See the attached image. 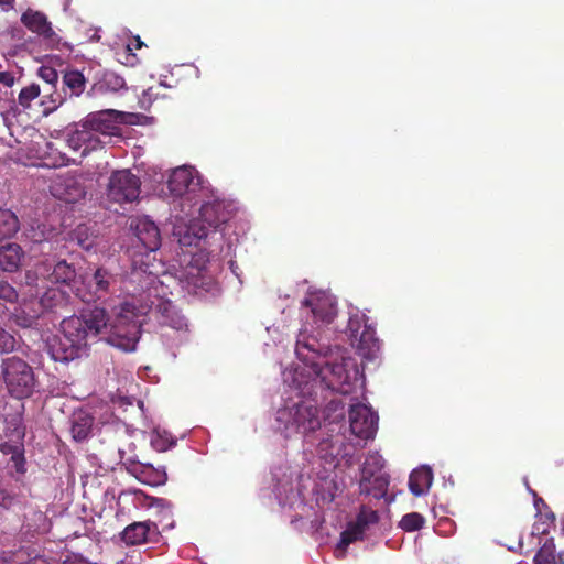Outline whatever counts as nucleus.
Masks as SVG:
<instances>
[{
    "mask_svg": "<svg viewBox=\"0 0 564 564\" xmlns=\"http://www.w3.org/2000/svg\"><path fill=\"white\" fill-rule=\"evenodd\" d=\"M67 143L75 151H78L82 147H84L82 138L78 135L75 129L68 134Z\"/></svg>",
    "mask_w": 564,
    "mask_h": 564,
    "instance_id": "nucleus-50",
    "label": "nucleus"
},
{
    "mask_svg": "<svg viewBox=\"0 0 564 564\" xmlns=\"http://www.w3.org/2000/svg\"><path fill=\"white\" fill-rule=\"evenodd\" d=\"M97 238L96 230L86 224H79L69 232L70 241L86 251H89L97 245Z\"/></svg>",
    "mask_w": 564,
    "mask_h": 564,
    "instance_id": "nucleus-31",
    "label": "nucleus"
},
{
    "mask_svg": "<svg viewBox=\"0 0 564 564\" xmlns=\"http://www.w3.org/2000/svg\"><path fill=\"white\" fill-rule=\"evenodd\" d=\"M348 425L352 435L360 440H370L378 427V415L362 403L348 404Z\"/></svg>",
    "mask_w": 564,
    "mask_h": 564,
    "instance_id": "nucleus-10",
    "label": "nucleus"
},
{
    "mask_svg": "<svg viewBox=\"0 0 564 564\" xmlns=\"http://www.w3.org/2000/svg\"><path fill=\"white\" fill-rule=\"evenodd\" d=\"M365 530L356 520L349 522L346 530L340 533V539L336 545L335 554L337 558H344L346 556V550L355 541L361 540Z\"/></svg>",
    "mask_w": 564,
    "mask_h": 564,
    "instance_id": "nucleus-29",
    "label": "nucleus"
},
{
    "mask_svg": "<svg viewBox=\"0 0 564 564\" xmlns=\"http://www.w3.org/2000/svg\"><path fill=\"white\" fill-rule=\"evenodd\" d=\"M40 306L43 314L68 318L73 312L72 295L59 288H50L40 297Z\"/></svg>",
    "mask_w": 564,
    "mask_h": 564,
    "instance_id": "nucleus-12",
    "label": "nucleus"
},
{
    "mask_svg": "<svg viewBox=\"0 0 564 564\" xmlns=\"http://www.w3.org/2000/svg\"><path fill=\"white\" fill-rule=\"evenodd\" d=\"M13 316L15 324L23 328L32 327L35 324V317L32 315H28L23 311L15 313Z\"/></svg>",
    "mask_w": 564,
    "mask_h": 564,
    "instance_id": "nucleus-49",
    "label": "nucleus"
},
{
    "mask_svg": "<svg viewBox=\"0 0 564 564\" xmlns=\"http://www.w3.org/2000/svg\"><path fill=\"white\" fill-rule=\"evenodd\" d=\"M74 127L85 145L82 153L83 155H87V153L100 145L101 142L99 138L96 135V132L91 127H86L85 119L79 123H75Z\"/></svg>",
    "mask_w": 564,
    "mask_h": 564,
    "instance_id": "nucleus-36",
    "label": "nucleus"
},
{
    "mask_svg": "<svg viewBox=\"0 0 564 564\" xmlns=\"http://www.w3.org/2000/svg\"><path fill=\"white\" fill-rule=\"evenodd\" d=\"M132 116L112 109L89 113L85 118L86 127H91L96 133L105 135H116L119 133V123H127L126 117Z\"/></svg>",
    "mask_w": 564,
    "mask_h": 564,
    "instance_id": "nucleus-13",
    "label": "nucleus"
},
{
    "mask_svg": "<svg viewBox=\"0 0 564 564\" xmlns=\"http://www.w3.org/2000/svg\"><path fill=\"white\" fill-rule=\"evenodd\" d=\"M4 423V436L14 443H19V441L23 442L25 437V426L23 425L22 416L20 414L8 415Z\"/></svg>",
    "mask_w": 564,
    "mask_h": 564,
    "instance_id": "nucleus-34",
    "label": "nucleus"
},
{
    "mask_svg": "<svg viewBox=\"0 0 564 564\" xmlns=\"http://www.w3.org/2000/svg\"><path fill=\"white\" fill-rule=\"evenodd\" d=\"M25 564H54V563L44 556H35L33 558H30Z\"/></svg>",
    "mask_w": 564,
    "mask_h": 564,
    "instance_id": "nucleus-53",
    "label": "nucleus"
},
{
    "mask_svg": "<svg viewBox=\"0 0 564 564\" xmlns=\"http://www.w3.org/2000/svg\"><path fill=\"white\" fill-rule=\"evenodd\" d=\"M301 398L299 402L278 409L274 417L275 430L286 438L301 434L308 449H314L325 465L336 467L340 458L351 456L347 452L346 437L333 427L323 426L318 406L325 400Z\"/></svg>",
    "mask_w": 564,
    "mask_h": 564,
    "instance_id": "nucleus-2",
    "label": "nucleus"
},
{
    "mask_svg": "<svg viewBox=\"0 0 564 564\" xmlns=\"http://www.w3.org/2000/svg\"><path fill=\"white\" fill-rule=\"evenodd\" d=\"M15 344L14 336L0 326V352L8 354L13 351Z\"/></svg>",
    "mask_w": 564,
    "mask_h": 564,
    "instance_id": "nucleus-48",
    "label": "nucleus"
},
{
    "mask_svg": "<svg viewBox=\"0 0 564 564\" xmlns=\"http://www.w3.org/2000/svg\"><path fill=\"white\" fill-rule=\"evenodd\" d=\"M14 0H0V6L12 7Z\"/></svg>",
    "mask_w": 564,
    "mask_h": 564,
    "instance_id": "nucleus-57",
    "label": "nucleus"
},
{
    "mask_svg": "<svg viewBox=\"0 0 564 564\" xmlns=\"http://www.w3.org/2000/svg\"><path fill=\"white\" fill-rule=\"evenodd\" d=\"M0 452L3 455H11V468L15 471L17 476H14L12 473H10V476L15 480L17 484L20 482L21 486H23L21 476L26 473V460L24 457L23 442L19 441V443H14L10 440H7L0 444Z\"/></svg>",
    "mask_w": 564,
    "mask_h": 564,
    "instance_id": "nucleus-19",
    "label": "nucleus"
},
{
    "mask_svg": "<svg viewBox=\"0 0 564 564\" xmlns=\"http://www.w3.org/2000/svg\"><path fill=\"white\" fill-rule=\"evenodd\" d=\"M51 193L57 199L68 204L77 203L86 195L82 181L70 174L57 176L51 185Z\"/></svg>",
    "mask_w": 564,
    "mask_h": 564,
    "instance_id": "nucleus-16",
    "label": "nucleus"
},
{
    "mask_svg": "<svg viewBox=\"0 0 564 564\" xmlns=\"http://www.w3.org/2000/svg\"><path fill=\"white\" fill-rule=\"evenodd\" d=\"M101 321L100 311L85 310H82L79 315L62 319V336L48 337L44 350L54 361L62 364L87 357Z\"/></svg>",
    "mask_w": 564,
    "mask_h": 564,
    "instance_id": "nucleus-4",
    "label": "nucleus"
},
{
    "mask_svg": "<svg viewBox=\"0 0 564 564\" xmlns=\"http://www.w3.org/2000/svg\"><path fill=\"white\" fill-rule=\"evenodd\" d=\"M111 400L115 404H118L119 406H128L132 405L134 399L132 397L117 394L113 395Z\"/></svg>",
    "mask_w": 564,
    "mask_h": 564,
    "instance_id": "nucleus-51",
    "label": "nucleus"
},
{
    "mask_svg": "<svg viewBox=\"0 0 564 564\" xmlns=\"http://www.w3.org/2000/svg\"><path fill=\"white\" fill-rule=\"evenodd\" d=\"M26 527V531H37V528L32 527L30 523L24 524Z\"/></svg>",
    "mask_w": 564,
    "mask_h": 564,
    "instance_id": "nucleus-59",
    "label": "nucleus"
},
{
    "mask_svg": "<svg viewBox=\"0 0 564 564\" xmlns=\"http://www.w3.org/2000/svg\"><path fill=\"white\" fill-rule=\"evenodd\" d=\"M127 89L128 87L124 78L112 70L104 72L99 80L93 86V90L101 94L119 93Z\"/></svg>",
    "mask_w": 564,
    "mask_h": 564,
    "instance_id": "nucleus-30",
    "label": "nucleus"
},
{
    "mask_svg": "<svg viewBox=\"0 0 564 564\" xmlns=\"http://www.w3.org/2000/svg\"><path fill=\"white\" fill-rule=\"evenodd\" d=\"M19 293L13 285L6 280H0V300L8 303H17Z\"/></svg>",
    "mask_w": 564,
    "mask_h": 564,
    "instance_id": "nucleus-46",
    "label": "nucleus"
},
{
    "mask_svg": "<svg viewBox=\"0 0 564 564\" xmlns=\"http://www.w3.org/2000/svg\"><path fill=\"white\" fill-rule=\"evenodd\" d=\"M360 492L378 501L382 500L383 506H388V476L387 473L370 477V479H360Z\"/></svg>",
    "mask_w": 564,
    "mask_h": 564,
    "instance_id": "nucleus-23",
    "label": "nucleus"
},
{
    "mask_svg": "<svg viewBox=\"0 0 564 564\" xmlns=\"http://www.w3.org/2000/svg\"><path fill=\"white\" fill-rule=\"evenodd\" d=\"M0 83L4 84L8 87H11L14 83V77L9 72H0Z\"/></svg>",
    "mask_w": 564,
    "mask_h": 564,
    "instance_id": "nucleus-52",
    "label": "nucleus"
},
{
    "mask_svg": "<svg viewBox=\"0 0 564 564\" xmlns=\"http://www.w3.org/2000/svg\"><path fill=\"white\" fill-rule=\"evenodd\" d=\"M558 560H560V562H561L562 564H564V560H563L562 555H560V556H558Z\"/></svg>",
    "mask_w": 564,
    "mask_h": 564,
    "instance_id": "nucleus-60",
    "label": "nucleus"
},
{
    "mask_svg": "<svg viewBox=\"0 0 564 564\" xmlns=\"http://www.w3.org/2000/svg\"><path fill=\"white\" fill-rule=\"evenodd\" d=\"M555 563V545L553 541H547L538 551L534 556V564H554Z\"/></svg>",
    "mask_w": 564,
    "mask_h": 564,
    "instance_id": "nucleus-41",
    "label": "nucleus"
},
{
    "mask_svg": "<svg viewBox=\"0 0 564 564\" xmlns=\"http://www.w3.org/2000/svg\"><path fill=\"white\" fill-rule=\"evenodd\" d=\"M172 236L180 246L191 247L197 246L203 239H207L209 231L205 225L194 223L175 226Z\"/></svg>",
    "mask_w": 564,
    "mask_h": 564,
    "instance_id": "nucleus-21",
    "label": "nucleus"
},
{
    "mask_svg": "<svg viewBox=\"0 0 564 564\" xmlns=\"http://www.w3.org/2000/svg\"><path fill=\"white\" fill-rule=\"evenodd\" d=\"M130 228L133 230L141 248L145 251L139 259L133 257L132 263L134 260L152 263L149 260L150 254L156 252L162 245L161 231L158 225L149 216L144 215L132 219Z\"/></svg>",
    "mask_w": 564,
    "mask_h": 564,
    "instance_id": "nucleus-9",
    "label": "nucleus"
},
{
    "mask_svg": "<svg viewBox=\"0 0 564 564\" xmlns=\"http://www.w3.org/2000/svg\"><path fill=\"white\" fill-rule=\"evenodd\" d=\"M432 482L433 471L427 466L414 469L409 476V489L416 497L425 495Z\"/></svg>",
    "mask_w": 564,
    "mask_h": 564,
    "instance_id": "nucleus-28",
    "label": "nucleus"
},
{
    "mask_svg": "<svg viewBox=\"0 0 564 564\" xmlns=\"http://www.w3.org/2000/svg\"><path fill=\"white\" fill-rule=\"evenodd\" d=\"M152 532L158 533V527L154 522H133L121 532V540L127 545H137L145 543Z\"/></svg>",
    "mask_w": 564,
    "mask_h": 564,
    "instance_id": "nucleus-24",
    "label": "nucleus"
},
{
    "mask_svg": "<svg viewBox=\"0 0 564 564\" xmlns=\"http://www.w3.org/2000/svg\"><path fill=\"white\" fill-rule=\"evenodd\" d=\"M70 434L75 442L82 443L93 435L95 417L88 410L78 409L69 417Z\"/></svg>",
    "mask_w": 564,
    "mask_h": 564,
    "instance_id": "nucleus-20",
    "label": "nucleus"
},
{
    "mask_svg": "<svg viewBox=\"0 0 564 564\" xmlns=\"http://www.w3.org/2000/svg\"><path fill=\"white\" fill-rule=\"evenodd\" d=\"M138 478L150 486H161L167 480V475L164 469H156L152 465H141Z\"/></svg>",
    "mask_w": 564,
    "mask_h": 564,
    "instance_id": "nucleus-37",
    "label": "nucleus"
},
{
    "mask_svg": "<svg viewBox=\"0 0 564 564\" xmlns=\"http://www.w3.org/2000/svg\"><path fill=\"white\" fill-rule=\"evenodd\" d=\"M229 265H230V270L232 271V273L236 274L237 276H239V274L237 272L238 265L236 264V262L230 261Z\"/></svg>",
    "mask_w": 564,
    "mask_h": 564,
    "instance_id": "nucleus-56",
    "label": "nucleus"
},
{
    "mask_svg": "<svg viewBox=\"0 0 564 564\" xmlns=\"http://www.w3.org/2000/svg\"><path fill=\"white\" fill-rule=\"evenodd\" d=\"M19 229L18 216L11 209L0 207V241L12 238Z\"/></svg>",
    "mask_w": 564,
    "mask_h": 564,
    "instance_id": "nucleus-33",
    "label": "nucleus"
},
{
    "mask_svg": "<svg viewBox=\"0 0 564 564\" xmlns=\"http://www.w3.org/2000/svg\"><path fill=\"white\" fill-rule=\"evenodd\" d=\"M162 263H145L134 260L132 278L145 274V285H141L137 311L140 315H148L161 326H167L175 330H187L188 322L181 310L167 297V288L158 278V270Z\"/></svg>",
    "mask_w": 564,
    "mask_h": 564,
    "instance_id": "nucleus-3",
    "label": "nucleus"
},
{
    "mask_svg": "<svg viewBox=\"0 0 564 564\" xmlns=\"http://www.w3.org/2000/svg\"><path fill=\"white\" fill-rule=\"evenodd\" d=\"M425 519L417 512H411L402 517L399 527L405 532L417 531L423 528Z\"/></svg>",
    "mask_w": 564,
    "mask_h": 564,
    "instance_id": "nucleus-40",
    "label": "nucleus"
},
{
    "mask_svg": "<svg viewBox=\"0 0 564 564\" xmlns=\"http://www.w3.org/2000/svg\"><path fill=\"white\" fill-rule=\"evenodd\" d=\"M135 48H141L143 46V42L140 40V36H135Z\"/></svg>",
    "mask_w": 564,
    "mask_h": 564,
    "instance_id": "nucleus-58",
    "label": "nucleus"
},
{
    "mask_svg": "<svg viewBox=\"0 0 564 564\" xmlns=\"http://www.w3.org/2000/svg\"><path fill=\"white\" fill-rule=\"evenodd\" d=\"M21 22L31 32L42 36L47 47L54 48L59 44L61 37L52 29L51 22L43 12L28 9L22 13Z\"/></svg>",
    "mask_w": 564,
    "mask_h": 564,
    "instance_id": "nucleus-15",
    "label": "nucleus"
},
{
    "mask_svg": "<svg viewBox=\"0 0 564 564\" xmlns=\"http://www.w3.org/2000/svg\"><path fill=\"white\" fill-rule=\"evenodd\" d=\"M134 308L137 307L132 304L126 303L112 321L109 319L108 313L104 307L96 305L84 308L85 311H100L102 314L100 324L104 325H98V332L94 336V341L104 340L123 351H133L141 335V323L134 319L140 314H135L133 312Z\"/></svg>",
    "mask_w": 564,
    "mask_h": 564,
    "instance_id": "nucleus-5",
    "label": "nucleus"
},
{
    "mask_svg": "<svg viewBox=\"0 0 564 564\" xmlns=\"http://www.w3.org/2000/svg\"><path fill=\"white\" fill-rule=\"evenodd\" d=\"M33 517L36 521L44 522L46 517L42 511H34Z\"/></svg>",
    "mask_w": 564,
    "mask_h": 564,
    "instance_id": "nucleus-54",
    "label": "nucleus"
},
{
    "mask_svg": "<svg viewBox=\"0 0 564 564\" xmlns=\"http://www.w3.org/2000/svg\"><path fill=\"white\" fill-rule=\"evenodd\" d=\"M300 361L311 369H295L292 384L299 397L327 400L328 394H350L364 383V373L358 362L347 355L344 347L332 344L326 337L301 330L295 344Z\"/></svg>",
    "mask_w": 564,
    "mask_h": 564,
    "instance_id": "nucleus-1",
    "label": "nucleus"
},
{
    "mask_svg": "<svg viewBox=\"0 0 564 564\" xmlns=\"http://www.w3.org/2000/svg\"><path fill=\"white\" fill-rule=\"evenodd\" d=\"M37 75L51 86L53 90L57 89L56 85L58 83V74L56 69L50 65H42L37 69Z\"/></svg>",
    "mask_w": 564,
    "mask_h": 564,
    "instance_id": "nucleus-44",
    "label": "nucleus"
},
{
    "mask_svg": "<svg viewBox=\"0 0 564 564\" xmlns=\"http://www.w3.org/2000/svg\"><path fill=\"white\" fill-rule=\"evenodd\" d=\"M323 426L333 427L335 432L341 434V429L346 425V403L341 398H334L328 401L324 410Z\"/></svg>",
    "mask_w": 564,
    "mask_h": 564,
    "instance_id": "nucleus-25",
    "label": "nucleus"
},
{
    "mask_svg": "<svg viewBox=\"0 0 564 564\" xmlns=\"http://www.w3.org/2000/svg\"><path fill=\"white\" fill-rule=\"evenodd\" d=\"M26 505L28 498L20 487L0 475V508L6 511H18Z\"/></svg>",
    "mask_w": 564,
    "mask_h": 564,
    "instance_id": "nucleus-17",
    "label": "nucleus"
},
{
    "mask_svg": "<svg viewBox=\"0 0 564 564\" xmlns=\"http://www.w3.org/2000/svg\"><path fill=\"white\" fill-rule=\"evenodd\" d=\"M198 185L193 171L186 166L175 169L167 180V187L175 197L195 192Z\"/></svg>",
    "mask_w": 564,
    "mask_h": 564,
    "instance_id": "nucleus-18",
    "label": "nucleus"
},
{
    "mask_svg": "<svg viewBox=\"0 0 564 564\" xmlns=\"http://www.w3.org/2000/svg\"><path fill=\"white\" fill-rule=\"evenodd\" d=\"M117 282L116 275L105 267L89 268L79 274V285L76 286L77 295L89 303L110 293L111 286Z\"/></svg>",
    "mask_w": 564,
    "mask_h": 564,
    "instance_id": "nucleus-7",
    "label": "nucleus"
},
{
    "mask_svg": "<svg viewBox=\"0 0 564 564\" xmlns=\"http://www.w3.org/2000/svg\"><path fill=\"white\" fill-rule=\"evenodd\" d=\"M1 378L8 394L24 400L40 391V380L31 365L18 356L3 358L0 365Z\"/></svg>",
    "mask_w": 564,
    "mask_h": 564,
    "instance_id": "nucleus-6",
    "label": "nucleus"
},
{
    "mask_svg": "<svg viewBox=\"0 0 564 564\" xmlns=\"http://www.w3.org/2000/svg\"><path fill=\"white\" fill-rule=\"evenodd\" d=\"M303 305L310 306L314 318L325 324L332 323L337 314L336 303L328 296L305 299Z\"/></svg>",
    "mask_w": 564,
    "mask_h": 564,
    "instance_id": "nucleus-26",
    "label": "nucleus"
},
{
    "mask_svg": "<svg viewBox=\"0 0 564 564\" xmlns=\"http://www.w3.org/2000/svg\"><path fill=\"white\" fill-rule=\"evenodd\" d=\"M40 93H41V89L37 84H31V85L22 88V90L20 91L19 97H18L19 104L23 108H29L31 101L33 99H35L36 97H39Z\"/></svg>",
    "mask_w": 564,
    "mask_h": 564,
    "instance_id": "nucleus-43",
    "label": "nucleus"
},
{
    "mask_svg": "<svg viewBox=\"0 0 564 564\" xmlns=\"http://www.w3.org/2000/svg\"><path fill=\"white\" fill-rule=\"evenodd\" d=\"M234 210L232 202L214 199L204 203L199 208V214L203 225L213 228V234L216 235L217 229L230 219Z\"/></svg>",
    "mask_w": 564,
    "mask_h": 564,
    "instance_id": "nucleus-14",
    "label": "nucleus"
},
{
    "mask_svg": "<svg viewBox=\"0 0 564 564\" xmlns=\"http://www.w3.org/2000/svg\"><path fill=\"white\" fill-rule=\"evenodd\" d=\"M40 276L34 270H26L20 279V285L29 288L30 296L36 295L40 289Z\"/></svg>",
    "mask_w": 564,
    "mask_h": 564,
    "instance_id": "nucleus-42",
    "label": "nucleus"
},
{
    "mask_svg": "<svg viewBox=\"0 0 564 564\" xmlns=\"http://www.w3.org/2000/svg\"><path fill=\"white\" fill-rule=\"evenodd\" d=\"M384 468V459L377 452L369 453L364 462L361 468V478L360 479H370V477H375L377 475L383 474L382 469Z\"/></svg>",
    "mask_w": 564,
    "mask_h": 564,
    "instance_id": "nucleus-35",
    "label": "nucleus"
},
{
    "mask_svg": "<svg viewBox=\"0 0 564 564\" xmlns=\"http://www.w3.org/2000/svg\"><path fill=\"white\" fill-rule=\"evenodd\" d=\"M356 520L362 527V529L366 530L369 524H373L379 521L378 511L369 510L362 507Z\"/></svg>",
    "mask_w": 564,
    "mask_h": 564,
    "instance_id": "nucleus-47",
    "label": "nucleus"
},
{
    "mask_svg": "<svg viewBox=\"0 0 564 564\" xmlns=\"http://www.w3.org/2000/svg\"><path fill=\"white\" fill-rule=\"evenodd\" d=\"M77 270L74 263H69L66 260H58L51 273V276L55 283H62L66 285L77 286Z\"/></svg>",
    "mask_w": 564,
    "mask_h": 564,
    "instance_id": "nucleus-32",
    "label": "nucleus"
},
{
    "mask_svg": "<svg viewBox=\"0 0 564 564\" xmlns=\"http://www.w3.org/2000/svg\"><path fill=\"white\" fill-rule=\"evenodd\" d=\"M362 323L364 315L359 316L358 314H355L349 317L345 333L348 336L350 344L352 343V339H356L359 336Z\"/></svg>",
    "mask_w": 564,
    "mask_h": 564,
    "instance_id": "nucleus-45",
    "label": "nucleus"
},
{
    "mask_svg": "<svg viewBox=\"0 0 564 564\" xmlns=\"http://www.w3.org/2000/svg\"><path fill=\"white\" fill-rule=\"evenodd\" d=\"M350 345L367 360H373L380 349V343L375 335V330L367 325H364V330L356 339H352Z\"/></svg>",
    "mask_w": 564,
    "mask_h": 564,
    "instance_id": "nucleus-22",
    "label": "nucleus"
},
{
    "mask_svg": "<svg viewBox=\"0 0 564 564\" xmlns=\"http://www.w3.org/2000/svg\"><path fill=\"white\" fill-rule=\"evenodd\" d=\"M176 440L173 438L166 431L160 432L159 430H154L151 435V445L154 449L159 452H164L170 447L174 446Z\"/></svg>",
    "mask_w": 564,
    "mask_h": 564,
    "instance_id": "nucleus-38",
    "label": "nucleus"
},
{
    "mask_svg": "<svg viewBox=\"0 0 564 564\" xmlns=\"http://www.w3.org/2000/svg\"><path fill=\"white\" fill-rule=\"evenodd\" d=\"M86 79L85 76L76 69L66 70L62 78V89H55L47 94L52 107H45L43 110L44 116H48L59 106H62L69 97H78L85 90Z\"/></svg>",
    "mask_w": 564,
    "mask_h": 564,
    "instance_id": "nucleus-11",
    "label": "nucleus"
},
{
    "mask_svg": "<svg viewBox=\"0 0 564 564\" xmlns=\"http://www.w3.org/2000/svg\"><path fill=\"white\" fill-rule=\"evenodd\" d=\"M46 58L51 64H57L61 62V57L57 55H47Z\"/></svg>",
    "mask_w": 564,
    "mask_h": 564,
    "instance_id": "nucleus-55",
    "label": "nucleus"
},
{
    "mask_svg": "<svg viewBox=\"0 0 564 564\" xmlns=\"http://www.w3.org/2000/svg\"><path fill=\"white\" fill-rule=\"evenodd\" d=\"M24 252L20 245L8 242L0 246V270L15 272L20 268Z\"/></svg>",
    "mask_w": 564,
    "mask_h": 564,
    "instance_id": "nucleus-27",
    "label": "nucleus"
},
{
    "mask_svg": "<svg viewBox=\"0 0 564 564\" xmlns=\"http://www.w3.org/2000/svg\"><path fill=\"white\" fill-rule=\"evenodd\" d=\"M141 506L144 508H156L164 517H171L172 503L164 498L143 496Z\"/></svg>",
    "mask_w": 564,
    "mask_h": 564,
    "instance_id": "nucleus-39",
    "label": "nucleus"
},
{
    "mask_svg": "<svg viewBox=\"0 0 564 564\" xmlns=\"http://www.w3.org/2000/svg\"><path fill=\"white\" fill-rule=\"evenodd\" d=\"M141 182L129 170L116 171L107 184V197L118 204L131 203L140 195Z\"/></svg>",
    "mask_w": 564,
    "mask_h": 564,
    "instance_id": "nucleus-8",
    "label": "nucleus"
}]
</instances>
